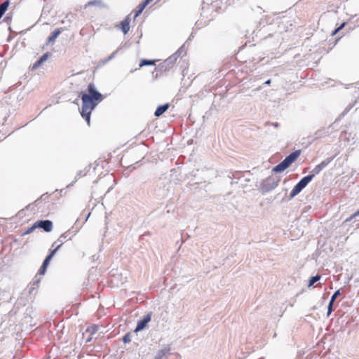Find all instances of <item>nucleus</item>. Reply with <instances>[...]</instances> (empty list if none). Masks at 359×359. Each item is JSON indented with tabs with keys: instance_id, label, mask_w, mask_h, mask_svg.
I'll return each mask as SVG.
<instances>
[{
	"instance_id": "9",
	"label": "nucleus",
	"mask_w": 359,
	"mask_h": 359,
	"mask_svg": "<svg viewBox=\"0 0 359 359\" xmlns=\"http://www.w3.org/2000/svg\"><path fill=\"white\" fill-rule=\"evenodd\" d=\"M280 182V178L274 176H269L266 178L261 184L262 190L264 192H269L274 189Z\"/></svg>"
},
{
	"instance_id": "13",
	"label": "nucleus",
	"mask_w": 359,
	"mask_h": 359,
	"mask_svg": "<svg viewBox=\"0 0 359 359\" xmlns=\"http://www.w3.org/2000/svg\"><path fill=\"white\" fill-rule=\"evenodd\" d=\"M152 313L149 312L147 315L144 316L143 318L137 322V327L135 330V332L142 330L147 325V323L151 319Z\"/></svg>"
},
{
	"instance_id": "6",
	"label": "nucleus",
	"mask_w": 359,
	"mask_h": 359,
	"mask_svg": "<svg viewBox=\"0 0 359 359\" xmlns=\"http://www.w3.org/2000/svg\"><path fill=\"white\" fill-rule=\"evenodd\" d=\"M313 175H309L307 176L304 177L292 189L290 194V199H292L295 196L299 194L307 185L308 184L313 180Z\"/></svg>"
},
{
	"instance_id": "33",
	"label": "nucleus",
	"mask_w": 359,
	"mask_h": 359,
	"mask_svg": "<svg viewBox=\"0 0 359 359\" xmlns=\"http://www.w3.org/2000/svg\"><path fill=\"white\" fill-rule=\"evenodd\" d=\"M123 341L125 344H128L131 341V337L129 333L124 335Z\"/></svg>"
},
{
	"instance_id": "14",
	"label": "nucleus",
	"mask_w": 359,
	"mask_h": 359,
	"mask_svg": "<svg viewBox=\"0 0 359 359\" xmlns=\"http://www.w3.org/2000/svg\"><path fill=\"white\" fill-rule=\"evenodd\" d=\"M37 227L43 229L46 232L51 231L53 223L50 220H41L36 222Z\"/></svg>"
},
{
	"instance_id": "17",
	"label": "nucleus",
	"mask_w": 359,
	"mask_h": 359,
	"mask_svg": "<svg viewBox=\"0 0 359 359\" xmlns=\"http://www.w3.org/2000/svg\"><path fill=\"white\" fill-rule=\"evenodd\" d=\"M170 347L169 346H166L163 347V348H161L156 353L154 359H163V358L166 354H168L170 352Z\"/></svg>"
},
{
	"instance_id": "26",
	"label": "nucleus",
	"mask_w": 359,
	"mask_h": 359,
	"mask_svg": "<svg viewBox=\"0 0 359 359\" xmlns=\"http://www.w3.org/2000/svg\"><path fill=\"white\" fill-rule=\"evenodd\" d=\"M355 102H354L353 103H350L346 107V109H344V111L341 113V116H345L352 108L354 106L355 104Z\"/></svg>"
},
{
	"instance_id": "24",
	"label": "nucleus",
	"mask_w": 359,
	"mask_h": 359,
	"mask_svg": "<svg viewBox=\"0 0 359 359\" xmlns=\"http://www.w3.org/2000/svg\"><path fill=\"white\" fill-rule=\"evenodd\" d=\"M321 276L320 275H316L315 276H313L309 280V287L312 286L314 283H316L317 281H318L320 279Z\"/></svg>"
},
{
	"instance_id": "37",
	"label": "nucleus",
	"mask_w": 359,
	"mask_h": 359,
	"mask_svg": "<svg viewBox=\"0 0 359 359\" xmlns=\"http://www.w3.org/2000/svg\"><path fill=\"white\" fill-rule=\"evenodd\" d=\"M153 0H145L144 1V5L147 6L150 2H151Z\"/></svg>"
},
{
	"instance_id": "10",
	"label": "nucleus",
	"mask_w": 359,
	"mask_h": 359,
	"mask_svg": "<svg viewBox=\"0 0 359 359\" xmlns=\"http://www.w3.org/2000/svg\"><path fill=\"white\" fill-rule=\"evenodd\" d=\"M77 233V230L69 229L65 233H62L57 240L53 243V246L56 245H60L61 247L67 241H70L72 238Z\"/></svg>"
},
{
	"instance_id": "32",
	"label": "nucleus",
	"mask_w": 359,
	"mask_h": 359,
	"mask_svg": "<svg viewBox=\"0 0 359 359\" xmlns=\"http://www.w3.org/2000/svg\"><path fill=\"white\" fill-rule=\"evenodd\" d=\"M102 1H100V0H94V1H89L88 2V5L89 6H101L102 5Z\"/></svg>"
},
{
	"instance_id": "25",
	"label": "nucleus",
	"mask_w": 359,
	"mask_h": 359,
	"mask_svg": "<svg viewBox=\"0 0 359 359\" xmlns=\"http://www.w3.org/2000/svg\"><path fill=\"white\" fill-rule=\"evenodd\" d=\"M146 6H147L144 5V2L139 4V6H137V11H136L135 15V18L137 17L142 12V11L144 10V8Z\"/></svg>"
},
{
	"instance_id": "4",
	"label": "nucleus",
	"mask_w": 359,
	"mask_h": 359,
	"mask_svg": "<svg viewBox=\"0 0 359 359\" xmlns=\"http://www.w3.org/2000/svg\"><path fill=\"white\" fill-rule=\"evenodd\" d=\"M313 175H309L307 176L304 177L292 189L290 194V199H292L295 196L299 194L307 185L308 184L313 180Z\"/></svg>"
},
{
	"instance_id": "34",
	"label": "nucleus",
	"mask_w": 359,
	"mask_h": 359,
	"mask_svg": "<svg viewBox=\"0 0 359 359\" xmlns=\"http://www.w3.org/2000/svg\"><path fill=\"white\" fill-rule=\"evenodd\" d=\"M359 215V210L345 220V222H351L353 218Z\"/></svg>"
},
{
	"instance_id": "20",
	"label": "nucleus",
	"mask_w": 359,
	"mask_h": 359,
	"mask_svg": "<svg viewBox=\"0 0 359 359\" xmlns=\"http://www.w3.org/2000/svg\"><path fill=\"white\" fill-rule=\"evenodd\" d=\"M169 104L168 103H166V104H164L163 105H160L159 107H158V108L156 109V110L154 112V115L155 116H160L161 115H162L164 112H165L169 108Z\"/></svg>"
},
{
	"instance_id": "2",
	"label": "nucleus",
	"mask_w": 359,
	"mask_h": 359,
	"mask_svg": "<svg viewBox=\"0 0 359 359\" xmlns=\"http://www.w3.org/2000/svg\"><path fill=\"white\" fill-rule=\"evenodd\" d=\"M301 150H296L288 155L283 161L276 165L272 171L274 172H280L289 168L290 165L296 161L299 156Z\"/></svg>"
},
{
	"instance_id": "18",
	"label": "nucleus",
	"mask_w": 359,
	"mask_h": 359,
	"mask_svg": "<svg viewBox=\"0 0 359 359\" xmlns=\"http://www.w3.org/2000/svg\"><path fill=\"white\" fill-rule=\"evenodd\" d=\"M130 18L128 16L121 23V29L125 34L130 30Z\"/></svg>"
},
{
	"instance_id": "23",
	"label": "nucleus",
	"mask_w": 359,
	"mask_h": 359,
	"mask_svg": "<svg viewBox=\"0 0 359 359\" xmlns=\"http://www.w3.org/2000/svg\"><path fill=\"white\" fill-rule=\"evenodd\" d=\"M86 175V170L79 171V172H77V174H76V177H75V180H74L72 184H69V185L67 186V187H69V186H72V185L73 184V183H74V182H75L78 179H79V178H80V177H81L85 176Z\"/></svg>"
},
{
	"instance_id": "27",
	"label": "nucleus",
	"mask_w": 359,
	"mask_h": 359,
	"mask_svg": "<svg viewBox=\"0 0 359 359\" xmlns=\"http://www.w3.org/2000/svg\"><path fill=\"white\" fill-rule=\"evenodd\" d=\"M97 331V327L96 325H92L87 328L86 332H90V334H95Z\"/></svg>"
},
{
	"instance_id": "3",
	"label": "nucleus",
	"mask_w": 359,
	"mask_h": 359,
	"mask_svg": "<svg viewBox=\"0 0 359 359\" xmlns=\"http://www.w3.org/2000/svg\"><path fill=\"white\" fill-rule=\"evenodd\" d=\"M313 175H309L307 176L304 177L292 189L290 194V199H292L295 196L299 194L307 185L308 184L313 180Z\"/></svg>"
},
{
	"instance_id": "11",
	"label": "nucleus",
	"mask_w": 359,
	"mask_h": 359,
	"mask_svg": "<svg viewBox=\"0 0 359 359\" xmlns=\"http://www.w3.org/2000/svg\"><path fill=\"white\" fill-rule=\"evenodd\" d=\"M185 45H183L174 55L166 59L163 63H162V67H165V69L168 68H170L173 66L174 63L175 62L177 58L180 56L181 52L182 51L183 48H184Z\"/></svg>"
},
{
	"instance_id": "36",
	"label": "nucleus",
	"mask_w": 359,
	"mask_h": 359,
	"mask_svg": "<svg viewBox=\"0 0 359 359\" xmlns=\"http://www.w3.org/2000/svg\"><path fill=\"white\" fill-rule=\"evenodd\" d=\"M271 125L275 127V128H278L280 126V124L277 122L276 123H272Z\"/></svg>"
},
{
	"instance_id": "40",
	"label": "nucleus",
	"mask_w": 359,
	"mask_h": 359,
	"mask_svg": "<svg viewBox=\"0 0 359 359\" xmlns=\"http://www.w3.org/2000/svg\"><path fill=\"white\" fill-rule=\"evenodd\" d=\"M5 1H9V0H5Z\"/></svg>"
},
{
	"instance_id": "39",
	"label": "nucleus",
	"mask_w": 359,
	"mask_h": 359,
	"mask_svg": "<svg viewBox=\"0 0 359 359\" xmlns=\"http://www.w3.org/2000/svg\"><path fill=\"white\" fill-rule=\"evenodd\" d=\"M91 339H92V337H88V338L86 339V343L90 342V341H91Z\"/></svg>"
},
{
	"instance_id": "19",
	"label": "nucleus",
	"mask_w": 359,
	"mask_h": 359,
	"mask_svg": "<svg viewBox=\"0 0 359 359\" xmlns=\"http://www.w3.org/2000/svg\"><path fill=\"white\" fill-rule=\"evenodd\" d=\"M62 32V29H57L53 32L51 33L50 36L48 37L47 43H54L56 38L61 34Z\"/></svg>"
},
{
	"instance_id": "38",
	"label": "nucleus",
	"mask_w": 359,
	"mask_h": 359,
	"mask_svg": "<svg viewBox=\"0 0 359 359\" xmlns=\"http://www.w3.org/2000/svg\"><path fill=\"white\" fill-rule=\"evenodd\" d=\"M270 83H271V79H268L267 81H266L264 82V84H266V85H269Z\"/></svg>"
},
{
	"instance_id": "30",
	"label": "nucleus",
	"mask_w": 359,
	"mask_h": 359,
	"mask_svg": "<svg viewBox=\"0 0 359 359\" xmlns=\"http://www.w3.org/2000/svg\"><path fill=\"white\" fill-rule=\"evenodd\" d=\"M118 51V49H117L114 52H113L107 59H105L104 62V63L110 61L111 60H112L113 58H114L116 55L117 54Z\"/></svg>"
},
{
	"instance_id": "16",
	"label": "nucleus",
	"mask_w": 359,
	"mask_h": 359,
	"mask_svg": "<svg viewBox=\"0 0 359 359\" xmlns=\"http://www.w3.org/2000/svg\"><path fill=\"white\" fill-rule=\"evenodd\" d=\"M50 55V53H44L32 66V69H36L39 68L44 62L47 60L48 57Z\"/></svg>"
},
{
	"instance_id": "8",
	"label": "nucleus",
	"mask_w": 359,
	"mask_h": 359,
	"mask_svg": "<svg viewBox=\"0 0 359 359\" xmlns=\"http://www.w3.org/2000/svg\"><path fill=\"white\" fill-rule=\"evenodd\" d=\"M313 175H309L307 176L304 177L292 189L290 194V199H292L295 196L299 194L307 185L308 184L313 180Z\"/></svg>"
},
{
	"instance_id": "21",
	"label": "nucleus",
	"mask_w": 359,
	"mask_h": 359,
	"mask_svg": "<svg viewBox=\"0 0 359 359\" xmlns=\"http://www.w3.org/2000/svg\"><path fill=\"white\" fill-rule=\"evenodd\" d=\"M50 261V257H46V259L43 260V264L39 271V273L40 274H43L45 273Z\"/></svg>"
},
{
	"instance_id": "35",
	"label": "nucleus",
	"mask_w": 359,
	"mask_h": 359,
	"mask_svg": "<svg viewBox=\"0 0 359 359\" xmlns=\"http://www.w3.org/2000/svg\"><path fill=\"white\" fill-rule=\"evenodd\" d=\"M346 25V22H343L338 28H337L333 32L332 35L336 34L339 30H341Z\"/></svg>"
},
{
	"instance_id": "1",
	"label": "nucleus",
	"mask_w": 359,
	"mask_h": 359,
	"mask_svg": "<svg viewBox=\"0 0 359 359\" xmlns=\"http://www.w3.org/2000/svg\"><path fill=\"white\" fill-rule=\"evenodd\" d=\"M102 99V95L97 91L93 83H90L88 86V93H81L83 104L81 114L88 126L90 125L91 111Z\"/></svg>"
},
{
	"instance_id": "31",
	"label": "nucleus",
	"mask_w": 359,
	"mask_h": 359,
	"mask_svg": "<svg viewBox=\"0 0 359 359\" xmlns=\"http://www.w3.org/2000/svg\"><path fill=\"white\" fill-rule=\"evenodd\" d=\"M60 248V245H57L55 248L54 250H53L46 257H50V259H51L52 257L54 256V255L56 253V252L59 250Z\"/></svg>"
},
{
	"instance_id": "7",
	"label": "nucleus",
	"mask_w": 359,
	"mask_h": 359,
	"mask_svg": "<svg viewBox=\"0 0 359 359\" xmlns=\"http://www.w3.org/2000/svg\"><path fill=\"white\" fill-rule=\"evenodd\" d=\"M313 175H309L307 176L304 177L292 189L290 194V199H292L295 196L299 194L307 185L308 184L313 180Z\"/></svg>"
},
{
	"instance_id": "22",
	"label": "nucleus",
	"mask_w": 359,
	"mask_h": 359,
	"mask_svg": "<svg viewBox=\"0 0 359 359\" xmlns=\"http://www.w3.org/2000/svg\"><path fill=\"white\" fill-rule=\"evenodd\" d=\"M154 64H155V60L143 59L140 61L139 66H140V67H142L143 66L153 65Z\"/></svg>"
},
{
	"instance_id": "29",
	"label": "nucleus",
	"mask_w": 359,
	"mask_h": 359,
	"mask_svg": "<svg viewBox=\"0 0 359 359\" xmlns=\"http://www.w3.org/2000/svg\"><path fill=\"white\" fill-rule=\"evenodd\" d=\"M118 51V49H117L114 52H113L107 59H105L104 62V63L110 61L111 60H112L113 58H114L116 55L117 54Z\"/></svg>"
},
{
	"instance_id": "28",
	"label": "nucleus",
	"mask_w": 359,
	"mask_h": 359,
	"mask_svg": "<svg viewBox=\"0 0 359 359\" xmlns=\"http://www.w3.org/2000/svg\"><path fill=\"white\" fill-rule=\"evenodd\" d=\"M38 228L36 222H35L31 227L28 228L24 233V234H29L34 231V230Z\"/></svg>"
},
{
	"instance_id": "12",
	"label": "nucleus",
	"mask_w": 359,
	"mask_h": 359,
	"mask_svg": "<svg viewBox=\"0 0 359 359\" xmlns=\"http://www.w3.org/2000/svg\"><path fill=\"white\" fill-rule=\"evenodd\" d=\"M333 160V158H327L324 161H323L317 165L311 172V175H313V177L316 175H318L322 171L324 168H325Z\"/></svg>"
},
{
	"instance_id": "5",
	"label": "nucleus",
	"mask_w": 359,
	"mask_h": 359,
	"mask_svg": "<svg viewBox=\"0 0 359 359\" xmlns=\"http://www.w3.org/2000/svg\"><path fill=\"white\" fill-rule=\"evenodd\" d=\"M313 175H309L307 176L304 177L292 189L290 194V199H292L295 196L299 194L307 185L308 184L313 180Z\"/></svg>"
},
{
	"instance_id": "15",
	"label": "nucleus",
	"mask_w": 359,
	"mask_h": 359,
	"mask_svg": "<svg viewBox=\"0 0 359 359\" xmlns=\"http://www.w3.org/2000/svg\"><path fill=\"white\" fill-rule=\"evenodd\" d=\"M341 294L340 290H337L331 297V299L328 304L327 316H329L333 311L332 306L336 299Z\"/></svg>"
}]
</instances>
